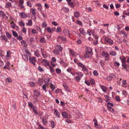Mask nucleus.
Wrapping results in <instances>:
<instances>
[{
    "label": "nucleus",
    "mask_w": 129,
    "mask_h": 129,
    "mask_svg": "<svg viewBox=\"0 0 129 129\" xmlns=\"http://www.w3.org/2000/svg\"><path fill=\"white\" fill-rule=\"evenodd\" d=\"M29 62L34 65H35V62L36 61V57H29Z\"/></svg>",
    "instance_id": "obj_1"
},
{
    "label": "nucleus",
    "mask_w": 129,
    "mask_h": 129,
    "mask_svg": "<svg viewBox=\"0 0 129 129\" xmlns=\"http://www.w3.org/2000/svg\"><path fill=\"white\" fill-rule=\"evenodd\" d=\"M108 78H109V80H111L113 78H116V76L115 74L111 73L109 75Z\"/></svg>",
    "instance_id": "obj_2"
},
{
    "label": "nucleus",
    "mask_w": 129,
    "mask_h": 129,
    "mask_svg": "<svg viewBox=\"0 0 129 129\" xmlns=\"http://www.w3.org/2000/svg\"><path fill=\"white\" fill-rule=\"evenodd\" d=\"M19 15L22 18H24L26 17H28V16L27 15L23 12H22L20 13Z\"/></svg>",
    "instance_id": "obj_3"
},
{
    "label": "nucleus",
    "mask_w": 129,
    "mask_h": 129,
    "mask_svg": "<svg viewBox=\"0 0 129 129\" xmlns=\"http://www.w3.org/2000/svg\"><path fill=\"white\" fill-rule=\"evenodd\" d=\"M0 38L1 40H4L6 42L7 41L8 38L5 35H1L0 37Z\"/></svg>",
    "instance_id": "obj_4"
},
{
    "label": "nucleus",
    "mask_w": 129,
    "mask_h": 129,
    "mask_svg": "<svg viewBox=\"0 0 129 129\" xmlns=\"http://www.w3.org/2000/svg\"><path fill=\"white\" fill-rule=\"evenodd\" d=\"M102 55L103 56L106 57H107L109 56V54L108 52H106L105 53L104 51L102 52Z\"/></svg>",
    "instance_id": "obj_5"
},
{
    "label": "nucleus",
    "mask_w": 129,
    "mask_h": 129,
    "mask_svg": "<svg viewBox=\"0 0 129 129\" xmlns=\"http://www.w3.org/2000/svg\"><path fill=\"white\" fill-rule=\"evenodd\" d=\"M105 41L106 42L108 43L110 45H112L113 44V40L110 39H108L107 40L105 39Z\"/></svg>",
    "instance_id": "obj_6"
},
{
    "label": "nucleus",
    "mask_w": 129,
    "mask_h": 129,
    "mask_svg": "<svg viewBox=\"0 0 129 129\" xmlns=\"http://www.w3.org/2000/svg\"><path fill=\"white\" fill-rule=\"evenodd\" d=\"M21 43L23 46L26 47L27 46V44H26V42L24 40H23L21 41Z\"/></svg>",
    "instance_id": "obj_7"
},
{
    "label": "nucleus",
    "mask_w": 129,
    "mask_h": 129,
    "mask_svg": "<svg viewBox=\"0 0 129 129\" xmlns=\"http://www.w3.org/2000/svg\"><path fill=\"white\" fill-rule=\"evenodd\" d=\"M62 85L64 87L66 90L68 92L69 91V90L68 88V85L65 83H64L62 84Z\"/></svg>",
    "instance_id": "obj_8"
},
{
    "label": "nucleus",
    "mask_w": 129,
    "mask_h": 129,
    "mask_svg": "<svg viewBox=\"0 0 129 129\" xmlns=\"http://www.w3.org/2000/svg\"><path fill=\"white\" fill-rule=\"evenodd\" d=\"M101 88L104 92H106L107 91V88L104 86H101L100 85Z\"/></svg>",
    "instance_id": "obj_9"
},
{
    "label": "nucleus",
    "mask_w": 129,
    "mask_h": 129,
    "mask_svg": "<svg viewBox=\"0 0 129 129\" xmlns=\"http://www.w3.org/2000/svg\"><path fill=\"white\" fill-rule=\"evenodd\" d=\"M56 48L57 49L59 52H61L62 50V48L60 45H56Z\"/></svg>",
    "instance_id": "obj_10"
},
{
    "label": "nucleus",
    "mask_w": 129,
    "mask_h": 129,
    "mask_svg": "<svg viewBox=\"0 0 129 129\" xmlns=\"http://www.w3.org/2000/svg\"><path fill=\"white\" fill-rule=\"evenodd\" d=\"M110 54L112 56H115L117 55V53L115 51H112L110 52Z\"/></svg>",
    "instance_id": "obj_11"
},
{
    "label": "nucleus",
    "mask_w": 129,
    "mask_h": 129,
    "mask_svg": "<svg viewBox=\"0 0 129 129\" xmlns=\"http://www.w3.org/2000/svg\"><path fill=\"white\" fill-rule=\"evenodd\" d=\"M62 115L63 117L65 118L68 117V115L66 112L65 111L63 112L62 113Z\"/></svg>",
    "instance_id": "obj_12"
},
{
    "label": "nucleus",
    "mask_w": 129,
    "mask_h": 129,
    "mask_svg": "<svg viewBox=\"0 0 129 129\" xmlns=\"http://www.w3.org/2000/svg\"><path fill=\"white\" fill-rule=\"evenodd\" d=\"M74 17L76 18L79 17L80 14L78 11H76L74 13Z\"/></svg>",
    "instance_id": "obj_13"
},
{
    "label": "nucleus",
    "mask_w": 129,
    "mask_h": 129,
    "mask_svg": "<svg viewBox=\"0 0 129 129\" xmlns=\"http://www.w3.org/2000/svg\"><path fill=\"white\" fill-rule=\"evenodd\" d=\"M22 57L23 59L26 61H28V57L27 55L24 54L22 55Z\"/></svg>",
    "instance_id": "obj_14"
},
{
    "label": "nucleus",
    "mask_w": 129,
    "mask_h": 129,
    "mask_svg": "<svg viewBox=\"0 0 129 129\" xmlns=\"http://www.w3.org/2000/svg\"><path fill=\"white\" fill-rule=\"evenodd\" d=\"M54 113L55 115L58 117H59L60 115V113L56 109L54 110Z\"/></svg>",
    "instance_id": "obj_15"
},
{
    "label": "nucleus",
    "mask_w": 129,
    "mask_h": 129,
    "mask_svg": "<svg viewBox=\"0 0 129 129\" xmlns=\"http://www.w3.org/2000/svg\"><path fill=\"white\" fill-rule=\"evenodd\" d=\"M42 62H45L46 63L45 64L47 65L48 66L50 65L48 61L47 60L44 59L42 60Z\"/></svg>",
    "instance_id": "obj_16"
},
{
    "label": "nucleus",
    "mask_w": 129,
    "mask_h": 129,
    "mask_svg": "<svg viewBox=\"0 0 129 129\" xmlns=\"http://www.w3.org/2000/svg\"><path fill=\"white\" fill-rule=\"evenodd\" d=\"M36 106H33V111L35 114L37 115L38 114V113L37 112V110L36 109Z\"/></svg>",
    "instance_id": "obj_17"
},
{
    "label": "nucleus",
    "mask_w": 129,
    "mask_h": 129,
    "mask_svg": "<svg viewBox=\"0 0 129 129\" xmlns=\"http://www.w3.org/2000/svg\"><path fill=\"white\" fill-rule=\"evenodd\" d=\"M59 51L56 48V49L53 50V53L56 54H59Z\"/></svg>",
    "instance_id": "obj_18"
},
{
    "label": "nucleus",
    "mask_w": 129,
    "mask_h": 129,
    "mask_svg": "<svg viewBox=\"0 0 129 129\" xmlns=\"http://www.w3.org/2000/svg\"><path fill=\"white\" fill-rule=\"evenodd\" d=\"M40 42L42 43H45L46 42V40L44 37H43L40 38Z\"/></svg>",
    "instance_id": "obj_19"
},
{
    "label": "nucleus",
    "mask_w": 129,
    "mask_h": 129,
    "mask_svg": "<svg viewBox=\"0 0 129 129\" xmlns=\"http://www.w3.org/2000/svg\"><path fill=\"white\" fill-rule=\"evenodd\" d=\"M6 34L7 37L8 39H10L11 38L12 36L11 35L9 34L8 32H6Z\"/></svg>",
    "instance_id": "obj_20"
},
{
    "label": "nucleus",
    "mask_w": 129,
    "mask_h": 129,
    "mask_svg": "<svg viewBox=\"0 0 129 129\" xmlns=\"http://www.w3.org/2000/svg\"><path fill=\"white\" fill-rule=\"evenodd\" d=\"M42 80L41 78H40L37 81V83L39 85H41V83L42 82Z\"/></svg>",
    "instance_id": "obj_21"
},
{
    "label": "nucleus",
    "mask_w": 129,
    "mask_h": 129,
    "mask_svg": "<svg viewBox=\"0 0 129 129\" xmlns=\"http://www.w3.org/2000/svg\"><path fill=\"white\" fill-rule=\"evenodd\" d=\"M28 106L29 107L32 108H33V106H35L33 104L32 102H28Z\"/></svg>",
    "instance_id": "obj_22"
},
{
    "label": "nucleus",
    "mask_w": 129,
    "mask_h": 129,
    "mask_svg": "<svg viewBox=\"0 0 129 129\" xmlns=\"http://www.w3.org/2000/svg\"><path fill=\"white\" fill-rule=\"evenodd\" d=\"M49 69L50 70V72L52 73V72H54V70L53 68L50 65L49 66Z\"/></svg>",
    "instance_id": "obj_23"
},
{
    "label": "nucleus",
    "mask_w": 129,
    "mask_h": 129,
    "mask_svg": "<svg viewBox=\"0 0 129 129\" xmlns=\"http://www.w3.org/2000/svg\"><path fill=\"white\" fill-rule=\"evenodd\" d=\"M16 25V24L13 21H12V22L11 23V26L13 28H15Z\"/></svg>",
    "instance_id": "obj_24"
},
{
    "label": "nucleus",
    "mask_w": 129,
    "mask_h": 129,
    "mask_svg": "<svg viewBox=\"0 0 129 129\" xmlns=\"http://www.w3.org/2000/svg\"><path fill=\"white\" fill-rule=\"evenodd\" d=\"M35 55L37 57H38L39 55V51L37 50L35 51L34 53Z\"/></svg>",
    "instance_id": "obj_25"
},
{
    "label": "nucleus",
    "mask_w": 129,
    "mask_h": 129,
    "mask_svg": "<svg viewBox=\"0 0 129 129\" xmlns=\"http://www.w3.org/2000/svg\"><path fill=\"white\" fill-rule=\"evenodd\" d=\"M57 38L58 39H61V40L64 41H66V39L65 38L63 37H61L60 36H58Z\"/></svg>",
    "instance_id": "obj_26"
},
{
    "label": "nucleus",
    "mask_w": 129,
    "mask_h": 129,
    "mask_svg": "<svg viewBox=\"0 0 129 129\" xmlns=\"http://www.w3.org/2000/svg\"><path fill=\"white\" fill-rule=\"evenodd\" d=\"M41 51L43 57L44 58H46V57H47V56L46 54L45 53V52H43L42 50H41Z\"/></svg>",
    "instance_id": "obj_27"
},
{
    "label": "nucleus",
    "mask_w": 129,
    "mask_h": 129,
    "mask_svg": "<svg viewBox=\"0 0 129 129\" xmlns=\"http://www.w3.org/2000/svg\"><path fill=\"white\" fill-rule=\"evenodd\" d=\"M12 32L13 35L14 37H16L18 36V34L16 31L12 30Z\"/></svg>",
    "instance_id": "obj_28"
},
{
    "label": "nucleus",
    "mask_w": 129,
    "mask_h": 129,
    "mask_svg": "<svg viewBox=\"0 0 129 129\" xmlns=\"http://www.w3.org/2000/svg\"><path fill=\"white\" fill-rule=\"evenodd\" d=\"M104 96L105 97V98L107 99L105 100V101L106 102H108V101H110V99H109V98H110L109 96L107 95H105Z\"/></svg>",
    "instance_id": "obj_29"
},
{
    "label": "nucleus",
    "mask_w": 129,
    "mask_h": 129,
    "mask_svg": "<svg viewBox=\"0 0 129 129\" xmlns=\"http://www.w3.org/2000/svg\"><path fill=\"white\" fill-rule=\"evenodd\" d=\"M50 87L51 89V90L52 91H54L55 88V86L53 84H51L50 85Z\"/></svg>",
    "instance_id": "obj_30"
},
{
    "label": "nucleus",
    "mask_w": 129,
    "mask_h": 129,
    "mask_svg": "<svg viewBox=\"0 0 129 129\" xmlns=\"http://www.w3.org/2000/svg\"><path fill=\"white\" fill-rule=\"evenodd\" d=\"M32 21L31 20H29L28 22L26 24L27 25H29L31 26L32 25Z\"/></svg>",
    "instance_id": "obj_31"
},
{
    "label": "nucleus",
    "mask_w": 129,
    "mask_h": 129,
    "mask_svg": "<svg viewBox=\"0 0 129 129\" xmlns=\"http://www.w3.org/2000/svg\"><path fill=\"white\" fill-rule=\"evenodd\" d=\"M47 24L45 21H44L43 22L42 26V27L44 28L47 26Z\"/></svg>",
    "instance_id": "obj_32"
},
{
    "label": "nucleus",
    "mask_w": 129,
    "mask_h": 129,
    "mask_svg": "<svg viewBox=\"0 0 129 129\" xmlns=\"http://www.w3.org/2000/svg\"><path fill=\"white\" fill-rule=\"evenodd\" d=\"M74 79H75L77 81L79 82L80 80V77L79 76H76L75 77Z\"/></svg>",
    "instance_id": "obj_33"
},
{
    "label": "nucleus",
    "mask_w": 129,
    "mask_h": 129,
    "mask_svg": "<svg viewBox=\"0 0 129 129\" xmlns=\"http://www.w3.org/2000/svg\"><path fill=\"white\" fill-rule=\"evenodd\" d=\"M31 10V13H32L33 15L35 17V15L36 14V13H35V10L34 9H32Z\"/></svg>",
    "instance_id": "obj_34"
},
{
    "label": "nucleus",
    "mask_w": 129,
    "mask_h": 129,
    "mask_svg": "<svg viewBox=\"0 0 129 129\" xmlns=\"http://www.w3.org/2000/svg\"><path fill=\"white\" fill-rule=\"evenodd\" d=\"M80 33L83 35H85V32L84 28L82 29L80 31Z\"/></svg>",
    "instance_id": "obj_35"
},
{
    "label": "nucleus",
    "mask_w": 129,
    "mask_h": 129,
    "mask_svg": "<svg viewBox=\"0 0 129 129\" xmlns=\"http://www.w3.org/2000/svg\"><path fill=\"white\" fill-rule=\"evenodd\" d=\"M56 72L57 73L59 74L61 73V70L59 68H57L56 70Z\"/></svg>",
    "instance_id": "obj_36"
},
{
    "label": "nucleus",
    "mask_w": 129,
    "mask_h": 129,
    "mask_svg": "<svg viewBox=\"0 0 129 129\" xmlns=\"http://www.w3.org/2000/svg\"><path fill=\"white\" fill-rule=\"evenodd\" d=\"M69 6L72 7H75V5L72 2H69L68 3Z\"/></svg>",
    "instance_id": "obj_37"
},
{
    "label": "nucleus",
    "mask_w": 129,
    "mask_h": 129,
    "mask_svg": "<svg viewBox=\"0 0 129 129\" xmlns=\"http://www.w3.org/2000/svg\"><path fill=\"white\" fill-rule=\"evenodd\" d=\"M6 81L8 82H12V79L10 77H8L6 79Z\"/></svg>",
    "instance_id": "obj_38"
},
{
    "label": "nucleus",
    "mask_w": 129,
    "mask_h": 129,
    "mask_svg": "<svg viewBox=\"0 0 129 129\" xmlns=\"http://www.w3.org/2000/svg\"><path fill=\"white\" fill-rule=\"evenodd\" d=\"M61 30V28L60 27H58L57 28L56 32H60Z\"/></svg>",
    "instance_id": "obj_39"
},
{
    "label": "nucleus",
    "mask_w": 129,
    "mask_h": 129,
    "mask_svg": "<svg viewBox=\"0 0 129 129\" xmlns=\"http://www.w3.org/2000/svg\"><path fill=\"white\" fill-rule=\"evenodd\" d=\"M129 126V124H124L122 126L123 127L125 128H127L128 126Z\"/></svg>",
    "instance_id": "obj_40"
},
{
    "label": "nucleus",
    "mask_w": 129,
    "mask_h": 129,
    "mask_svg": "<svg viewBox=\"0 0 129 129\" xmlns=\"http://www.w3.org/2000/svg\"><path fill=\"white\" fill-rule=\"evenodd\" d=\"M62 9L66 13L68 12L69 11V9L68 8H67L66 7H63Z\"/></svg>",
    "instance_id": "obj_41"
},
{
    "label": "nucleus",
    "mask_w": 129,
    "mask_h": 129,
    "mask_svg": "<svg viewBox=\"0 0 129 129\" xmlns=\"http://www.w3.org/2000/svg\"><path fill=\"white\" fill-rule=\"evenodd\" d=\"M114 65L115 66L117 67H119V66L120 65V64L119 63L116 61H115L114 63Z\"/></svg>",
    "instance_id": "obj_42"
},
{
    "label": "nucleus",
    "mask_w": 129,
    "mask_h": 129,
    "mask_svg": "<svg viewBox=\"0 0 129 129\" xmlns=\"http://www.w3.org/2000/svg\"><path fill=\"white\" fill-rule=\"evenodd\" d=\"M122 63V67H123L125 69H126V64L125 63H124L123 62V63Z\"/></svg>",
    "instance_id": "obj_43"
},
{
    "label": "nucleus",
    "mask_w": 129,
    "mask_h": 129,
    "mask_svg": "<svg viewBox=\"0 0 129 129\" xmlns=\"http://www.w3.org/2000/svg\"><path fill=\"white\" fill-rule=\"evenodd\" d=\"M25 52L26 54H27L28 55H29L30 56H31V53L29 52L27 50H25Z\"/></svg>",
    "instance_id": "obj_44"
},
{
    "label": "nucleus",
    "mask_w": 129,
    "mask_h": 129,
    "mask_svg": "<svg viewBox=\"0 0 129 129\" xmlns=\"http://www.w3.org/2000/svg\"><path fill=\"white\" fill-rule=\"evenodd\" d=\"M11 5V4L10 3L8 2L6 4L5 7L7 8H8Z\"/></svg>",
    "instance_id": "obj_45"
},
{
    "label": "nucleus",
    "mask_w": 129,
    "mask_h": 129,
    "mask_svg": "<svg viewBox=\"0 0 129 129\" xmlns=\"http://www.w3.org/2000/svg\"><path fill=\"white\" fill-rule=\"evenodd\" d=\"M20 26H25V24L24 23L23 21H21L19 23Z\"/></svg>",
    "instance_id": "obj_46"
},
{
    "label": "nucleus",
    "mask_w": 129,
    "mask_h": 129,
    "mask_svg": "<svg viewBox=\"0 0 129 129\" xmlns=\"http://www.w3.org/2000/svg\"><path fill=\"white\" fill-rule=\"evenodd\" d=\"M93 74L94 76H96L98 75L97 71L96 70H94L93 71Z\"/></svg>",
    "instance_id": "obj_47"
},
{
    "label": "nucleus",
    "mask_w": 129,
    "mask_h": 129,
    "mask_svg": "<svg viewBox=\"0 0 129 129\" xmlns=\"http://www.w3.org/2000/svg\"><path fill=\"white\" fill-rule=\"evenodd\" d=\"M82 70L84 71L87 72L88 71V69L86 67L84 66V67H83L82 68Z\"/></svg>",
    "instance_id": "obj_48"
},
{
    "label": "nucleus",
    "mask_w": 129,
    "mask_h": 129,
    "mask_svg": "<svg viewBox=\"0 0 129 129\" xmlns=\"http://www.w3.org/2000/svg\"><path fill=\"white\" fill-rule=\"evenodd\" d=\"M78 66H79L80 67L82 68L83 67H84V65H83V64L80 62H78L77 63Z\"/></svg>",
    "instance_id": "obj_49"
},
{
    "label": "nucleus",
    "mask_w": 129,
    "mask_h": 129,
    "mask_svg": "<svg viewBox=\"0 0 129 129\" xmlns=\"http://www.w3.org/2000/svg\"><path fill=\"white\" fill-rule=\"evenodd\" d=\"M116 100L118 102H119L120 101V97L118 96H117L116 97Z\"/></svg>",
    "instance_id": "obj_50"
},
{
    "label": "nucleus",
    "mask_w": 129,
    "mask_h": 129,
    "mask_svg": "<svg viewBox=\"0 0 129 129\" xmlns=\"http://www.w3.org/2000/svg\"><path fill=\"white\" fill-rule=\"evenodd\" d=\"M90 82L91 83V84L92 85H93L95 82L94 80L93 79H91L90 80Z\"/></svg>",
    "instance_id": "obj_51"
},
{
    "label": "nucleus",
    "mask_w": 129,
    "mask_h": 129,
    "mask_svg": "<svg viewBox=\"0 0 129 129\" xmlns=\"http://www.w3.org/2000/svg\"><path fill=\"white\" fill-rule=\"evenodd\" d=\"M16 38L17 40H22V37L21 36H19L18 37H17Z\"/></svg>",
    "instance_id": "obj_52"
},
{
    "label": "nucleus",
    "mask_w": 129,
    "mask_h": 129,
    "mask_svg": "<svg viewBox=\"0 0 129 129\" xmlns=\"http://www.w3.org/2000/svg\"><path fill=\"white\" fill-rule=\"evenodd\" d=\"M54 122L53 121L51 122V125L52 126V128H53L54 127Z\"/></svg>",
    "instance_id": "obj_53"
},
{
    "label": "nucleus",
    "mask_w": 129,
    "mask_h": 129,
    "mask_svg": "<svg viewBox=\"0 0 129 129\" xmlns=\"http://www.w3.org/2000/svg\"><path fill=\"white\" fill-rule=\"evenodd\" d=\"M84 58H88L89 57L88 54L86 53L85 54H84Z\"/></svg>",
    "instance_id": "obj_54"
},
{
    "label": "nucleus",
    "mask_w": 129,
    "mask_h": 129,
    "mask_svg": "<svg viewBox=\"0 0 129 129\" xmlns=\"http://www.w3.org/2000/svg\"><path fill=\"white\" fill-rule=\"evenodd\" d=\"M27 6L31 7L32 6V5L30 2L29 1H27Z\"/></svg>",
    "instance_id": "obj_55"
},
{
    "label": "nucleus",
    "mask_w": 129,
    "mask_h": 129,
    "mask_svg": "<svg viewBox=\"0 0 129 129\" xmlns=\"http://www.w3.org/2000/svg\"><path fill=\"white\" fill-rule=\"evenodd\" d=\"M121 62L122 63H123V62L124 63H125L126 62V59H125V57H124V58H123L122 60H121Z\"/></svg>",
    "instance_id": "obj_56"
},
{
    "label": "nucleus",
    "mask_w": 129,
    "mask_h": 129,
    "mask_svg": "<svg viewBox=\"0 0 129 129\" xmlns=\"http://www.w3.org/2000/svg\"><path fill=\"white\" fill-rule=\"evenodd\" d=\"M93 121L94 122H95L94 123V124L95 125V126L96 125H96H97V121L96 119L95 118H94L93 119Z\"/></svg>",
    "instance_id": "obj_57"
},
{
    "label": "nucleus",
    "mask_w": 129,
    "mask_h": 129,
    "mask_svg": "<svg viewBox=\"0 0 129 129\" xmlns=\"http://www.w3.org/2000/svg\"><path fill=\"white\" fill-rule=\"evenodd\" d=\"M31 86L32 87H34L36 85L33 82H31L30 83Z\"/></svg>",
    "instance_id": "obj_58"
},
{
    "label": "nucleus",
    "mask_w": 129,
    "mask_h": 129,
    "mask_svg": "<svg viewBox=\"0 0 129 129\" xmlns=\"http://www.w3.org/2000/svg\"><path fill=\"white\" fill-rule=\"evenodd\" d=\"M47 31L49 33H51L52 32L51 29L50 27H48Z\"/></svg>",
    "instance_id": "obj_59"
},
{
    "label": "nucleus",
    "mask_w": 129,
    "mask_h": 129,
    "mask_svg": "<svg viewBox=\"0 0 129 129\" xmlns=\"http://www.w3.org/2000/svg\"><path fill=\"white\" fill-rule=\"evenodd\" d=\"M56 61V59L55 57H53L52 58V60L51 61H52V62H55Z\"/></svg>",
    "instance_id": "obj_60"
},
{
    "label": "nucleus",
    "mask_w": 129,
    "mask_h": 129,
    "mask_svg": "<svg viewBox=\"0 0 129 129\" xmlns=\"http://www.w3.org/2000/svg\"><path fill=\"white\" fill-rule=\"evenodd\" d=\"M89 30L90 31V32L91 33V34H92V36H94V31L92 30H91L89 29Z\"/></svg>",
    "instance_id": "obj_61"
},
{
    "label": "nucleus",
    "mask_w": 129,
    "mask_h": 129,
    "mask_svg": "<svg viewBox=\"0 0 129 129\" xmlns=\"http://www.w3.org/2000/svg\"><path fill=\"white\" fill-rule=\"evenodd\" d=\"M114 14L116 16H119V13L117 11H115L114 12Z\"/></svg>",
    "instance_id": "obj_62"
},
{
    "label": "nucleus",
    "mask_w": 129,
    "mask_h": 129,
    "mask_svg": "<svg viewBox=\"0 0 129 129\" xmlns=\"http://www.w3.org/2000/svg\"><path fill=\"white\" fill-rule=\"evenodd\" d=\"M46 80V81L45 80V84L47 85L48 82L50 80L48 78Z\"/></svg>",
    "instance_id": "obj_63"
},
{
    "label": "nucleus",
    "mask_w": 129,
    "mask_h": 129,
    "mask_svg": "<svg viewBox=\"0 0 129 129\" xmlns=\"http://www.w3.org/2000/svg\"><path fill=\"white\" fill-rule=\"evenodd\" d=\"M38 70L40 72H42L43 71V69L40 66L38 67Z\"/></svg>",
    "instance_id": "obj_64"
}]
</instances>
